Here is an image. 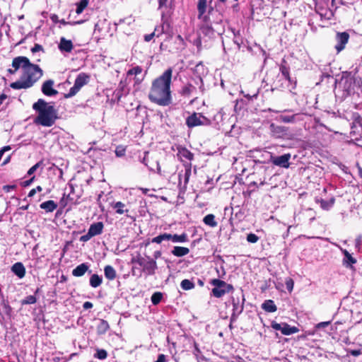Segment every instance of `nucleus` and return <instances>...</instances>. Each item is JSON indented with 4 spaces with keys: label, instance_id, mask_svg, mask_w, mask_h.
I'll return each mask as SVG.
<instances>
[{
    "label": "nucleus",
    "instance_id": "b1692460",
    "mask_svg": "<svg viewBox=\"0 0 362 362\" xmlns=\"http://www.w3.org/2000/svg\"><path fill=\"white\" fill-rule=\"evenodd\" d=\"M40 207L42 209H44L46 212L50 213L57 208V204L53 200H49L40 204Z\"/></svg>",
    "mask_w": 362,
    "mask_h": 362
},
{
    "label": "nucleus",
    "instance_id": "58836bf2",
    "mask_svg": "<svg viewBox=\"0 0 362 362\" xmlns=\"http://www.w3.org/2000/svg\"><path fill=\"white\" fill-rule=\"evenodd\" d=\"M88 0H81L77 5V8H76V13L77 14H80L83 12V11L85 9V8L88 6Z\"/></svg>",
    "mask_w": 362,
    "mask_h": 362
},
{
    "label": "nucleus",
    "instance_id": "39448f33",
    "mask_svg": "<svg viewBox=\"0 0 362 362\" xmlns=\"http://www.w3.org/2000/svg\"><path fill=\"white\" fill-rule=\"evenodd\" d=\"M211 284L214 286L211 292L216 298H221L226 293L233 290V287L231 284H227L224 281L218 279H212Z\"/></svg>",
    "mask_w": 362,
    "mask_h": 362
},
{
    "label": "nucleus",
    "instance_id": "69168bd1",
    "mask_svg": "<svg viewBox=\"0 0 362 362\" xmlns=\"http://www.w3.org/2000/svg\"><path fill=\"white\" fill-rule=\"evenodd\" d=\"M83 307L84 309H89L93 307V304L90 302L86 301L83 303Z\"/></svg>",
    "mask_w": 362,
    "mask_h": 362
},
{
    "label": "nucleus",
    "instance_id": "c03bdc74",
    "mask_svg": "<svg viewBox=\"0 0 362 362\" xmlns=\"http://www.w3.org/2000/svg\"><path fill=\"white\" fill-rule=\"evenodd\" d=\"M36 298L34 296H28L25 299L23 300L22 303L25 305L34 304L36 303Z\"/></svg>",
    "mask_w": 362,
    "mask_h": 362
},
{
    "label": "nucleus",
    "instance_id": "4468645a",
    "mask_svg": "<svg viewBox=\"0 0 362 362\" xmlns=\"http://www.w3.org/2000/svg\"><path fill=\"white\" fill-rule=\"evenodd\" d=\"M342 254L344 255V258L342 260L343 265L346 268H353V265L356 263V259L353 257L345 249L339 247Z\"/></svg>",
    "mask_w": 362,
    "mask_h": 362
},
{
    "label": "nucleus",
    "instance_id": "0eeeda50",
    "mask_svg": "<svg viewBox=\"0 0 362 362\" xmlns=\"http://www.w3.org/2000/svg\"><path fill=\"white\" fill-rule=\"evenodd\" d=\"M198 18L201 21L209 20V16L206 14H210L214 8L211 5H208L207 0H198L197 2Z\"/></svg>",
    "mask_w": 362,
    "mask_h": 362
},
{
    "label": "nucleus",
    "instance_id": "8fccbe9b",
    "mask_svg": "<svg viewBox=\"0 0 362 362\" xmlns=\"http://www.w3.org/2000/svg\"><path fill=\"white\" fill-rule=\"evenodd\" d=\"M41 162L37 163L35 165L32 166L28 171V175H31L37 170V169L40 167Z\"/></svg>",
    "mask_w": 362,
    "mask_h": 362
},
{
    "label": "nucleus",
    "instance_id": "37998d69",
    "mask_svg": "<svg viewBox=\"0 0 362 362\" xmlns=\"http://www.w3.org/2000/svg\"><path fill=\"white\" fill-rule=\"evenodd\" d=\"M169 27V24L166 23L165 22H163V24L159 26L156 27L153 31V33H156V34H159V37L165 32V28Z\"/></svg>",
    "mask_w": 362,
    "mask_h": 362
},
{
    "label": "nucleus",
    "instance_id": "a18cd8bd",
    "mask_svg": "<svg viewBox=\"0 0 362 362\" xmlns=\"http://www.w3.org/2000/svg\"><path fill=\"white\" fill-rule=\"evenodd\" d=\"M126 151V147L123 146H117L116 149L115 150V153L117 157H122L124 155Z\"/></svg>",
    "mask_w": 362,
    "mask_h": 362
},
{
    "label": "nucleus",
    "instance_id": "79ce46f5",
    "mask_svg": "<svg viewBox=\"0 0 362 362\" xmlns=\"http://www.w3.org/2000/svg\"><path fill=\"white\" fill-rule=\"evenodd\" d=\"M107 353L104 349H98L96 351V353L94 354V357L100 360L105 359L107 358Z\"/></svg>",
    "mask_w": 362,
    "mask_h": 362
},
{
    "label": "nucleus",
    "instance_id": "3c124183",
    "mask_svg": "<svg viewBox=\"0 0 362 362\" xmlns=\"http://www.w3.org/2000/svg\"><path fill=\"white\" fill-rule=\"evenodd\" d=\"M194 350L193 351V354L194 355L196 358L198 360L199 354H201V350L199 349L198 344L195 341L194 342Z\"/></svg>",
    "mask_w": 362,
    "mask_h": 362
},
{
    "label": "nucleus",
    "instance_id": "aec40b11",
    "mask_svg": "<svg viewBox=\"0 0 362 362\" xmlns=\"http://www.w3.org/2000/svg\"><path fill=\"white\" fill-rule=\"evenodd\" d=\"M89 267L87 263H82L72 270V275L76 277L83 276L88 271Z\"/></svg>",
    "mask_w": 362,
    "mask_h": 362
},
{
    "label": "nucleus",
    "instance_id": "6e6552de",
    "mask_svg": "<svg viewBox=\"0 0 362 362\" xmlns=\"http://www.w3.org/2000/svg\"><path fill=\"white\" fill-rule=\"evenodd\" d=\"M208 122V119L201 114L193 113L187 118L186 124L188 127L192 128L197 126L206 124Z\"/></svg>",
    "mask_w": 362,
    "mask_h": 362
},
{
    "label": "nucleus",
    "instance_id": "6e6d98bb",
    "mask_svg": "<svg viewBox=\"0 0 362 362\" xmlns=\"http://www.w3.org/2000/svg\"><path fill=\"white\" fill-rule=\"evenodd\" d=\"M40 51L43 52L44 49H43L42 46L39 44H35L34 45V47L31 49V52L33 53H36V52H40Z\"/></svg>",
    "mask_w": 362,
    "mask_h": 362
},
{
    "label": "nucleus",
    "instance_id": "a878e982",
    "mask_svg": "<svg viewBox=\"0 0 362 362\" xmlns=\"http://www.w3.org/2000/svg\"><path fill=\"white\" fill-rule=\"evenodd\" d=\"M171 252L173 255L180 257L187 255L189 252V250L187 247L175 246Z\"/></svg>",
    "mask_w": 362,
    "mask_h": 362
},
{
    "label": "nucleus",
    "instance_id": "a19ab883",
    "mask_svg": "<svg viewBox=\"0 0 362 362\" xmlns=\"http://www.w3.org/2000/svg\"><path fill=\"white\" fill-rule=\"evenodd\" d=\"M280 71L282 75L284 76V78L288 81H291V77L289 75V68L285 65L281 64L280 66Z\"/></svg>",
    "mask_w": 362,
    "mask_h": 362
},
{
    "label": "nucleus",
    "instance_id": "7c9ffc66",
    "mask_svg": "<svg viewBox=\"0 0 362 362\" xmlns=\"http://www.w3.org/2000/svg\"><path fill=\"white\" fill-rule=\"evenodd\" d=\"M203 222L212 228H214L217 226V222L215 221V216L214 214H208L206 216H204L203 219Z\"/></svg>",
    "mask_w": 362,
    "mask_h": 362
},
{
    "label": "nucleus",
    "instance_id": "ea45409f",
    "mask_svg": "<svg viewBox=\"0 0 362 362\" xmlns=\"http://www.w3.org/2000/svg\"><path fill=\"white\" fill-rule=\"evenodd\" d=\"M192 173V165L191 163H188L185 165V174H184V180L185 183L187 184L189 181V177L191 175Z\"/></svg>",
    "mask_w": 362,
    "mask_h": 362
},
{
    "label": "nucleus",
    "instance_id": "f8f14e48",
    "mask_svg": "<svg viewBox=\"0 0 362 362\" xmlns=\"http://www.w3.org/2000/svg\"><path fill=\"white\" fill-rule=\"evenodd\" d=\"M349 39V35L346 32L337 33L336 35V41L337 44L335 45V49L337 52L339 53L342 51L346 45L347 44Z\"/></svg>",
    "mask_w": 362,
    "mask_h": 362
},
{
    "label": "nucleus",
    "instance_id": "c85d7f7f",
    "mask_svg": "<svg viewBox=\"0 0 362 362\" xmlns=\"http://www.w3.org/2000/svg\"><path fill=\"white\" fill-rule=\"evenodd\" d=\"M177 156L181 158H184L188 160H192L193 159L194 155L186 148H181L178 149Z\"/></svg>",
    "mask_w": 362,
    "mask_h": 362
},
{
    "label": "nucleus",
    "instance_id": "9d476101",
    "mask_svg": "<svg viewBox=\"0 0 362 362\" xmlns=\"http://www.w3.org/2000/svg\"><path fill=\"white\" fill-rule=\"evenodd\" d=\"M272 327L277 331H281V332L284 335H290L292 334L297 333L299 329L296 327H291L286 323H277L276 322H273L272 323Z\"/></svg>",
    "mask_w": 362,
    "mask_h": 362
},
{
    "label": "nucleus",
    "instance_id": "5fc2aeb1",
    "mask_svg": "<svg viewBox=\"0 0 362 362\" xmlns=\"http://www.w3.org/2000/svg\"><path fill=\"white\" fill-rule=\"evenodd\" d=\"M195 71L197 72V73L202 72V74H204V64L202 62H199V64H197L196 65V66H195Z\"/></svg>",
    "mask_w": 362,
    "mask_h": 362
},
{
    "label": "nucleus",
    "instance_id": "cd10ccee",
    "mask_svg": "<svg viewBox=\"0 0 362 362\" xmlns=\"http://www.w3.org/2000/svg\"><path fill=\"white\" fill-rule=\"evenodd\" d=\"M262 308L263 310H264L265 311L269 312V313H274L277 309L276 305L274 303V301L272 300H265L263 303V304L262 305Z\"/></svg>",
    "mask_w": 362,
    "mask_h": 362
},
{
    "label": "nucleus",
    "instance_id": "e2e57ef3",
    "mask_svg": "<svg viewBox=\"0 0 362 362\" xmlns=\"http://www.w3.org/2000/svg\"><path fill=\"white\" fill-rule=\"evenodd\" d=\"M155 362H165V356L164 354H159L158 359Z\"/></svg>",
    "mask_w": 362,
    "mask_h": 362
},
{
    "label": "nucleus",
    "instance_id": "c756f323",
    "mask_svg": "<svg viewBox=\"0 0 362 362\" xmlns=\"http://www.w3.org/2000/svg\"><path fill=\"white\" fill-rule=\"evenodd\" d=\"M115 212L117 214H128L129 209L127 206L121 202H117L115 203Z\"/></svg>",
    "mask_w": 362,
    "mask_h": 362
},
{
    "label": "nucleus",
    "instance_id": "c9c22d12",
    "mask_svg": "<svg viewBox=\"0 0 362 362\" xmlns=\"http://www.w3.org/2000/svg\"><path fill=\"white\" fill-rule=\"evenodd\" d=\"M108 327V323L106 321L101 320H100L97 327L98 332L99 334H104L107 331Z\"/></svg>",
    "mask_w": 362,
    "mask_h": 362
},
{
    "label": "nucleus",
    "instance_id": "680f3d73",
    "mask_svg": "<svg viewBox=\"0 0 362 362\" xmlns=\"http://www.w3.org/2000/svg\"><path fill=\"white\" fill-rule=\"evenodd\" d=\"M15 187V185H4L3 187V189L6 192H9L11 189H14Z\"/></svg>",
    "mask_w": 362,
    "mask_h": 362
},
{
    "label": "nucleus",
    "instance_id": "dca6fc26",
    "mask_svg": "<svg viewBox=\"0 0 362 362\" xmlns=\"http://www.w3.org/2000/svg\"><path fill=\"white\" fill-rule=\"evenodd\" d=\"M232 303H233V313L230 317L231 321L236 320L238 315L243 312V303L242 305H239V299L237 298V300H235V298H232Z\"/></svg>",
    "mask_w": 362,
    "mask_h": 362
},
{
    "label": "nucleus",
    "instance_id": "09e8293b",
    "mask_svg": "<svg viewBox=\"0 0 362 362\" xmlns=\"http://www.w3.org/2000/svg\"><path fill=\"white\" fill-rule=\"evenodd\" d=\"M247 240L251 243H256L259 240V237L254 233H250L247 236Z\"/></svg>",
    "mask_w": 362,
    "mask_h": 362
},
{
    "label": "nucleus",
    "instance_id": "20e7f679",
    "mask_svg": "<svg viewBox=\"0 0 362 362\" xmlns=\"http://www.w3.org/2000/svg\"><path fill=\"white\" fill-rule=\"evenodd\" d=\"M222 20L220 19L218 22L214 24L211 21L210 18L206 21H202V25L200 28L201 33L209 38H212L217 35H221L224 32V28L221 25Z\"/></svg>",
    "mask_w": 362,
    "mask_h": 362
},
{
    "label": "nucleus",
    "instance_id": "5701e85b",
    "mask_svg": "<svg viewBox=\"0 0 362 362\" xmlns=\"http://www.w3.org/2000/svg\"><path fill=\"white\" fill-rule=\"evenodd\" d=\"M335 202V199L334 197L331 198L329 200L327 201L322 199L315 198V202L320 204V207L323 210H329L334 205Z\"/></svg>",
    "mask_w": 362,
    "mask_h": 362
},
{
    "label": "nucleus",
    "instance_id": "423d86ee",
    "mask_svg": "<svg viewBox=\"0 0 362 362\" xmlns=\"http://www.w3.org/2000/svg\"><path fill=\"white\" fill-rule=\"evenodd\" d=\"M89 79V75L86 73H80L75 80L74 86L65 95V98H71L75 95L83 86L88 83Z\"/></svg>",
    "mask_w": 362,
    "mask_h": 362
},
{
    "label": "nucleus",
    "instance_id": "338daca9",
    "mask_svg": "<svg viewBox=\"0 0 362 362\" xmlns=\"http://www.w3.org/2000/svg\"><path fill=\"white\" fill-rule=\"evenodd\" d=\"M50 18L54 23H57L59 21L58 19V16L55 14L52 15Z\"/></svg>",
    "mask_w": 362,
    "mask_h": 362
},
{
    "label": "nucleus",
    "instance_id": "412c9836",
    "mask_svg": "<svg viewBox=\"0 0 362 362\" xmlns=\"http://www.w3.org/2000/svg\"><path fill=\"white\" fill-rule=\"evenodd\" d=\"M129 78H126L124 81L122 80L119 84L118 87V93H117V100H120L122 95H126L128 94L129 91V88L127 86V80Z\"/></svg>",
    "mask_w": 362,
    "mask_h": 362
},
{
    "label": "nucleus",
    "instance_id": "49530a36",
    "mask_svg": "<svg viewBox=\"0 0 362 362\" xmlns=\"http://www.w3.org/2000/svg\"><path fill=\"white\" fill-rule=\"evenodd\" d=\"M105 275L107 279L110 280L113 279V267H112L111 266L105 267Z\"/></svg>",
    "mask_w": 362,
    "mask_h": 362
},
{
    "label": "nucleus",
    "instance_id": "1a4fd4ad",
    "mask_svg": "<svg viewBox=\"0 0 362 362\" xmlns=\"http://www.w3.org/2000/svg\"><path fill=\"white\" fill-rule=\"evenodd\" d=\"M145 77L143 73V69L139 66H136L129 69L127 72V78L131 80L132 78L135 84H139Z\"/></svg>",
    "mask_w": 362,
    "mask_h": 362
},
{
    "label": "nucleus",
    "instance_id": "f257e3e1",
    "mask_svg": "<svg viewBox=\"0 0 362 362\" xmlns=\"http://www.w3.org/2000/svg\"><path fill=\"white\" fill-rule=\"evenodd\" d=\"M172 74V69H168L162 75L152 81L148 93V98L152 103L160 106H168L171 103Z\"/></svg>",
    "mask_w": 362,
    "mask_h": 362
},
{
    "label": "nucleus",
    "instance_id": "774afa93",
    "mask_svg": "<svg viewBox=\"0 0 362 362\" xmlns=\"http://www.w3.org/2000/svg\"><path fill=\"white\" fill-rule=\"evenodd\" d=\"M7 98V95L5 94H0V104H2L4 100Z\"/></svg>",
    "mask_w": 362,
    "mask_h": 362
},
{
    "label": "nucleus",
    "instance_id": "052dcab7",
    "mask_svg": "<svg viewBox=\"0 0 362 362\" xmlns=\"http://www.w3.org/2000/svg\"><path fill=\"white\" fill-rule=\"evenodd\" d=\"M330 324V321L321 322L316 325L315 327L317 329L324 328L327 327Z\"/></svg>",
    "mask_w": 362,
    "mask_h": 362
},
{
    "label": "nucleus",
    "instance_id": "a211bd4d",
    "mask_svg": "<svg viewBox=\"0 0 362 362\" xmlns=\"http://www.w3.org/2000/svg\"><path fill=\"white\" fill-rule=\"evenodd\" d=\"M11 272L19 279H23L25 275V268L22 262H16L11 268Z\"/></svg>",
    "mask_w": 362,
    "mask_h": 362
},
{
    "label": "nucleus",
    "instance_id": "de8ad7c7",
    "mask_svg": "<svg viewBox=\"0 0 362 362\" xmlns=\"http://www.w3.org/2000/svg\"><path fill=\"white\" fill-rule=\"evenodd\" d=\"M286 288L291 293L293 289L294 282L291 278H287L285 281Z\"/></svg>",
    "mask_w": 362,
    "mask_h": 362
},
{
    "label": "nucleus",
    "instance_id": "9b49d317",
    "mask_svg": "<svg viewBox=\"0 0 362 362\" xmlns=\"http://www.w3.org/2000/svg\"><path fill=\"white\" fill-rule=\"evenodd\" d=\"M30 64V62L26 57L21 56L15 57L12 62V66L14 68V70L8 69V72L14 74L20 68H22L24 71Z\"/></svg>",
    "mask_w": 362,
    "mask_h": 362
},
{
    "label": "nucleus",
    "instance_id": "0e129e2a",
    "mask_svg": "<svg viewBox=\"0 0 362 362\" xmlns=\"http://www.w3.org/2000/svg\"><path fill=\"white\" fill-rule=\"evenodd\" d=\"M164 240H173V235L169 233H163Z\"/></svg>",
    "mask_w": 362,
    "mask_h": 362
},
{
    "label": "nucleus",
    "instance_id": "f3484780",
    "mask_svg": "<svg viewBox=\"0 0 362 362\" xmlns=\"http://www.w3.org/2000/svg\"><path fill=\"white\" fill-rule=\"evenodd\" d=\"M269 129L271 130L272 135L275 138H281L284 136L287 131L286 127L276 125L274 123L270 124Z\"/></svg>",
    "mask_w": 362,
    "mask_h": 362
},
{
    "label": "nucleus",
    "instance_id": "7ed1b4c3",
    "mask_svg": "<svg viewBox=\"0 0 362 362\" xmlns=\"http://www.w3.org/2000/svg\"><path fill=\"white\" fill-rule=\"evenodd\" d=\"M42 76V70L39 66L30 63L23 71L21 79L12 83L11 87L17 90L30 88Z\"/></svg>",
    "mask_w": 362,
    "mask_h": 362
},
{
    "label": "nucleus",
    "instance_id": "603ef678",
    "mask_svg": "<svg viewBox=\"0 0 362 362\" xmlns=\"http://www.w3.org/2000/svg\"><path fill=\"white\" fill-rule=\"evenodd\" d=\"M232 32L234 35V42L238 45V47L240 48V44L242 43V42H240L238 39V35H240V32L239 31H235V30H232Z\"/></svg>",
    "mask_w": 362,
    "mask_h": 362
},
{
    "label": "nucleus",
    "instance_id": "f03ea898",
    "mask_svg": "<svg viewBox=\"0 0 362 362\" xmlns=\"http://www.w3.org/2000/svg\"><path fill=\"white\" fill-rule=\"evenodd\" d=\"M33 109L38 113L35 119V123L37 124L49 127L54 124L58 118L54 107L43 99H39L35 103Z\"/></svg>",
    "mask_w": 362,
    "mask_h": 362
},
{
    "label": "nucleus",
    "instance_id": "4be33fe9",
    "mask_svg": "<svg viewBox=\"0 0 362 362\" xmlns=\"http://www.w3.org/2000/svg\"><path fill=\"white\" fill-rule=\"evenodd\" d=\"M352 83L353 79L351 77L350 74H348L347 72L343 73L339 83L343 84V87L346 90H349L351 89Z\"/></svg>",
    "mask_w": 362,
    "mask_h": 362
},
{
    "label": "nucleus",
    "instance_id": "72a5a7b5",
    "mask_svg": "<svg viewBox=\"0 0 362 362\" xmlns=\"http://www.w3.org/2000/svg\"><path fill=\"white\" fill-rule=\"evenodd\" d=\"M188 240L187 235L186 233H182L181 235L175 234L173 235L172 242L173 243H185Z\"/></svg>",
    "mask_w": 362,
    "mask_h": 362
},
{
    "label": "nucleus",
    "instance_id": "bf43d9fd",
    "mask_svg": "<svg viewBox=\"0 0 362 362\" xmlns=\"http://www.w3.org/2000/svg\"><path fill=\"white\" fill-rule=\"evenodd\" d=\"M315 11L321 17L326 16L327 13V11H326L325 13H323L322 8L317 4V2H315Z\"/></svg>",
    "mask_w": 362,
    "mask_h": 362
},
{
    "label": "nucleus",
    "instance_id": "f704fd0d",
    "mask_svg": "<svg viewBox=\"0 0 362 362\" xmlns=\"http://www.w3.org/2000/svg\"><path fill=\"white\" fill-rule=\"evenodd\" d=\"M297 115H280L278 119L284 123H293L296 122V117Z\"/></svg>",
    "mask_w": 362,
    "mask_h": 362
},
{
    "label": "nucleus",
    "instance_id": "393cba45",
    "mask_svg": "<svg viewBox=\"0 0 362 362\" xmlns=\"http://www.w3.org/2000/svg\"><path fill=\"white\" fill-rule=\"evenodd\" d=\"M157 269V264L156 261L153 259H150L147 261L144 264V269L146 271L148 274H153L155 272V270Z\"/></svg>",
    "mask_w": 362,
    "mask_h": 362
},
{
    "label": "nucleus",
    "instance_id": "bb28decb",
    "mask_svg": "<svg viewBox=\"0 0 362 362\" xmlns=\"http://www.w3.org/2000/svg\"><path fill=\"white\" fill-rule=\"evenodd\" d=\"M103 228V223L101 222H98L96 223L92 224L89 228L88 231L93 236H95L102 233Z\"/></svg>",
    "mask_w": 362,
    "mask_h": 362
},
{
    "label": "nucleus",
    "instance_id": "4c0bfd02",
    "mask_svg": "<svg viewBox=\"0 0 362 362\" xmlns=\"http://www.w3.org/2000/svg\"><path fill=\"white\" fill-rule=\"evenodd\" d=\"M163 298V293L160 292H155L151 296V302L153 305H158Z\"/></svg>",
    "mask_w": 362,
    "mask_h": 362
},
{
    "label": "nucleus",
    "instance_id": "864d4df0",
    "mask_svg": "<svg viewBox=\"0 0 362 362\" xmlns=\"http://www.w3.org/2000/svg\"><path fill=\"white\" fill-rule=\"evenodd\" d=\"M93 236L90 234L89 231L88 233L80 238V240L82 242H87Z\"/></svg>",
    "mask_w": 362,
    "mask_h": 362
},
{
    "label": "nucleus",
    "instance_id": "6ab92c4d",
    "mask_svg": "<svg viewBox=\"0 0 362 362\" xmlns=\"http://www.w3.org/2000/svg\"><path fill=\"white\" fill-rule=\"evenodd\" d=\"M58 47L62 52H71L74 48V45L71 40H66L65 37H62L60 38Z\"/></svg>",
    "mask_w": 362,
    "mask_h": 362
},
{
    "label": "nucleus",
    "instance_id": "2eb2a0df",
    "mask_svg": "<svg viewBox=\"0 0 362 362\" xmlns=\"http://www.w3.org/2000/svg\"><path fill=\"white\" fill-rule=\"evenodd\" d=\"M54 81L52 80H47L42 83V92L47 96L56 95L58 91L53 88Z\"/></svg>",
    "mask_w": 362,
    "mask_h": 362
},
{
    "label": "nucleus",
    "instance_id": "ddd939ff",
    "mask_svg": "<svg viewBox=\"0 0 362 362\" xmlns=\"http://www.w3.org/2000/svg\"><path fill=\"white\" fill-rule=\"evenodd\" d=\"M291 158V154L290 153H285L280 156H276L271 158L272 163L279 167L288 168L290 165L289 160Z\"/></svg>",
    "mask_w": 362,
    "mask_h": 362
},
{
    "label": "nucleus",
    "instance_id": "4d7b16f0",
    "mask_svg": "<svg viewBox=\"0 0 362 362\" xmlns=\"http://www.w3.org/2000/svg\"><path fill=\"white\" fill-rule=\"evenodd\" d=\"M153 37H159V34H156V33H153H153H151V34L146 35L144 36V40H145V41H146V42H149V41H151V40H152V38H153Z\"/></svg>",
    "mask_w": 362,
    "mask_h": 362
},
{
    "label": "nucleus",
    "instance_id": "2f4dec72",
    "mask_svg": "<svg viewBox=\"0 0 362 362\" xmlns=\"http://www.w3.org/2000/svg\"><path fill=\"white\" fill-rule=\"evenodd\" d=\"M102 283V277L98 276V274H93L90 278V285L93 288L98 287Z\"/></svg>",
    "mask_w": 362,
    "mask_h": 362
},
{
    "label": "nucleus",
    "instance_id": "13d9d810",
    "mask_svg": "<svg viewBox=\"0 0 362 362\" xmlns=\"http://www.w3.org/2000/svg\"><path fill=\"white\" fill-rule=\"evenodd\" d=\"M164 240L163 235L160 234L152 239V243H161Z\"/></svg>",
    "mask_w": 362,
    "mask_h": 362
},
{
    "label": "nucleus",
    "instance_id": "e433bc0d",
    "mask_svg": "<svg viewBox=\"0 0 362 362\" xmlns=\"http://www.w3.org/2000/svg\"><path fill=\"white\" fill-rule=\"evenodd\" d=\"M194 90H195V87L192 84H187L182 88V94L185 96H189L194 92Z\"/></svg>",
    "mask_w": 362,
    "mask_h": 362
},
{
    "label": "nucleus",
    "instance_id": "473e14b6",
    "mask_svg": "<svg viewBox=\"0 0 362 362\" xmlns=\"http://www.w3.org/2000/svg\"><path fill=\"white\" fill-rule=\"evenodd\" d=\"M180 286L183 290L188 291L194 288L195 285L192 281L189 279H184L181 281Z\"/></svg>",
    "mask_w": 362,
    "mask_h": 362
}]
</instances>
